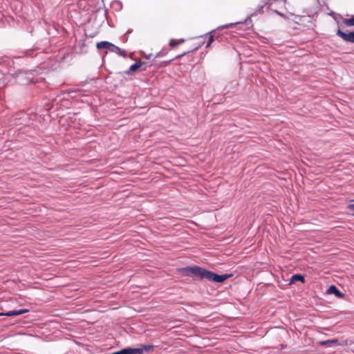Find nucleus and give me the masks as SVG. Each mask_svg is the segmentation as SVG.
<instances>
[{
	"label": "nucleus",
	"mask_w": 354,
	"mask_h": 354,
	"mask_svg": "<svg viewBox=\"0 0 354 354\" xmlns=\"http://www.w3.org/2000/svg\"><path fill=\"white\" fill-rule=\"evenodd\" d=\"M179 271L185 276L206 279L210 281L217 283L223 282L231 276L228 274L219 275L198 266L183 268H180Z\"/></svg>",
	"instance_id": "obj_1"
},
{
	"label": "nucleus",
	"mask_w": 354,
	"mask_h": 354,
	"mask_svg": "<svg viewBox=\"0 0 354 354\" xmlns=\"http://www.w3.org/2000/svg\"><path fill=\"white\" fill-rule=\"evenodd\" d=\"M337 35L345 41L354 43V32L345 33L340 29H338L337 31Z\"/></svg>",
	"instance_id": "obj_2"
},
{
	"label": "nucleus",
	"mask_w": 354,
	"mask_h": 354,
	"mask_svg": "<svg viewBox=\"0 0 354 354\" xmlns=\"http://www.w3.org/2000/svg\"><path fill=\"white\" fill-rule=\"evenodd\" d=\"M96 47L97 49H107L110 51L113 52V48H116V46L109 42V41H100L96 44Z\"/></svg>",
	"instance_id": "obj_3"
},
{
	"label": "nucleus",
	"mask_w": 354,
	"mask_h": 354,
	"mask_svg": "<svg viewBox=\"0 0 354 354\" xmlns=\"http://www.w3.org/2000/svg\"><path fill=\"white\" fill-rule=\"evenodd\" d=\"M28 312H29L28 309H20V310H11L8 313H0V316H8V317L18 316V315H22V314H24V313H26Z\"/></svg>",
	"instance_id": "obj_4"
},
{
	"label": "nucleus",
	"mask_w": 354,
	"mask_h": 354,
	"mask_svg": "<svg viewBox=\"0 0 354 354\" xmlns=\"http://www.w3.org/2000/svg\"><path fill=\"white\" fill-rule=\"evenodd\" d=\"M328 292L330 294H335L337 297L342 298L344 295L337 288V287L334 285H331L328 290Z\"/></svg>",
	"instance_id": "obj_5"
},
{
	"label": "nucleus",
	"mask_w": 354,
	"mask_h": 354,
	"mask_svg": "<svg viewBox=\"0 0 354 354\" xmlns=\"http://www.w3.org/2000/svg\"><path fill=\"white\" fill-rule=\"evenodd\" d=\"M185 41L184 39H171L169 41V46L171 48H176L177 46L183 44Z\"/></svg>",
	"instance_id": "obj_6"
},
{
	"label": "nucleus",
	"mask_w": 354,
	"mask_h": 354,
	"mask_svg": "<svg viewBox=\"0 0 354 354\" xmlns=\"http://www.w3.org/2000/svg\"><path fill=\"white\" fill-rule=\"evenodd\" d=\"M216 31L215 30L209 32V39H208V41H207V45H206V48L210 47L211 44L214 41L215 37L216 39H218V37H216Z\"/></svg>",
	"instance_id": "obj_7"
},
{
	"label": "nucleus",
	"mask_w": 354,
	"mask_h": 354,
	"mask_svg": "<svg viewBox=\"0 0 354 354\" xmlns=\"http://www.w3.org/2000/svg\"><path fill=\"white\" fill-rule=\"evenodd\" d=\"M299 281L302 283L304 282V277L301 274H294L291 277L290 283H294L295 281Z\"/></svg>",
	"instance_id": "obj_8"
},
{
	"label": "nucleus",
	"mask_w": 354,
	"mask_h": 354,
	"mask_svg": "<svg viewBox=\"0 0 354 354\" xmlns=\"http://www.w3.org/2000/svg\"><path fill=\"white\" fill-rule=\"evenodd\" d=\"M142 64L141 62H136L131 66L129 69L126 72L129 74L130 73L134 72L138 70L139 68L142 66Z\"/></svg>",
	"instance_id": "obj_9"
},
{
	"label": "nucleus",
	"mask_w": 354,
	"mask_h": 354,
	"mask_svg": "<svg viewBox=\"0 0 354 354\" xmlns=\"http://www.w3.org/2000/svg\"><path fill=\"white\" fill-rule=\"evenodd\" d=\"M343 23L347 26H354V16L349 19H343Z\"/></svg>",
	"instance_id": "obj_10"
},
{
	"label": "nucleus",
	"mask_w": 354,
	"mask_h": 354,
	"mask_svg": "<svg viewBox=\"0 0 354 354\" xmlns=\"http://www.w3.org/2000/svg\"><path fill=\"white\" fill-rule=\"evenodd\" d=\"M113 52H116L118 54H119L121 56L125 57L126 53L125 51L121 50L119 47L116 46V48H113Z\"/></svg>",
	"instance_id": "obj_11"
},
{
	"label": "nucleus",
	"mask_w": 354,
	"mask_h": 354,
	"mask_svg": "<svg viewBox=\"0 0 354 354\" xmlns=\"http://www.w3.org/2000/svg\"><path fill=\"white\" fill-rule=\"evenodd\" d=\"M346 209L350 212L351 214L354 216V204L347 205Z\"/></svg>",
	"instance_id": "obj_12"
},
{
	"label": "nucleus",
	"mask_w": 354,
	"mask_h": 354,
	"mask_svg": "<svg viewBox=\"0 0 354 354\" xmlns=\"http://www.w3.org/2000/svg\"><path fill=\"white\" fill-rule=\"evenodd\" d=\"M152 348H153V346H152V345H148V346H142V348H141L140 349H143V351H150Z\"/></svg>",
	"instance_id": "obj_13"
},
{
	"label": "nucleus",
	"mask_w": 354,
	"mask_h": 354,
	"mask_svg": "<svg viewBox=\"0 0 354 354\" xmlns=\"http://www.w3.org/2000/svg\"><path fill=\"white\" fill-rule=\"evenodd\" d=\"M336 342H337V340L333 339V340H328V341H326V342H322L321 344L326 345V344H328L329 343H336Z\"/></svg>",
	"instance_id": "obj_14"
},
{
	"label": "nucleus",
	"mask_w": 354,
	"mask_h": 354,
	"mask_svg": "<svg viewBox=\"0 0 354 354\" xmlns=\"http://www.w3.org/2000/svg\"><path fill=\"white\" fill-rule=\"evenodd\" d=\"M189 52V51L185 52V53H183V54H181V55H178V56H176V58L181 57H183V56L185 55L186 54H187Z\"/></svg>",
	"instance_id": "obj_15"
},
{
	"label": "nucleus",
	"mask_w": 354,
	"mask_h": 354,
	"mask_svg": "<svg viewBox=\"0 0 354 354\" xmlns=\"http://www.w3.org/2000/svg\"><path fill=\"white\" fill-rule=\"evenodd\" d=\"M152 57V55H149L147 56V59H150Z\"/></svg>",
	"instance_id": "obj_16"
}]
</instances>
